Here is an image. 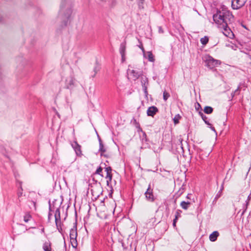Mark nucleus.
<instances>
[{
    "label": "nucleus",
    "mask_w": 251,
    "mask_h": 251,
    "mask_svg": "<svg viewBox=\"0 0 251 251\" xmlns=\"http://www.w3.org/2000/svg\"><path fill=\"white\" fill-rule=\"evenodd\" d=\"M3 17L0 15V23H1L2 22Z\"/></svg>",
    "instance_id": "nucleus-45"
},
{
    "label": "nucleus",
    "mask_w": 251,
    "mask_h": 251,
    "mask_svg": "<svg viewBox=\"0 0 251 251\" xmlns=\"http://www.w3.org/2000/svg\"><path fill=\"white\" fill-rule=\"evenodd\" d=\"M130 75L131 78L134 80L138 79L141 75V73L133 70L131 71Z\"/></svg>",
    "instance_id": "nucleus-14"
},
{
    "label": "nucleus",
    "mask_w": 251,
    "mask_h": 251,
    "mask_svg": "<svg viewBox=\"0 0 251 251\" xmlns=\"http://www.w3.org/2000/svg\"><path fill=\"white\" fill-rule=\"evenodd\" d=\"M41 232H42V233H44V228L42 229V230H41Z\"/></svg>",
    "instance_id": "nucleus-49"
},
{
    "label": "nucleus",
    "mask_w": 251,
    "mask_h": 251,
    "mask_svg": "<svg viewBox=\"0 0 251 251\" xmlns=\"http://www.w3.org/2000/svg\"><path fill=\"white\" fill-rule=\"evenodd\" d=\"M201 118H202V119L203 120V121L206 125H211V124L207 121V117L205 115H203V116H202V117Z\"/></svg>",
    "instance_id": "nucleus-29"
},
{
    "label": "nucleus",
    "mask_w": 251,
    "mask_h": 251,
    "mask_svg": "<svg viewBox=\"0 0 251 251\" xmlns=\"http://www.w3.org/2000/svg\"><path fill=\"white\" fill-rule=\"evenodd\" d=\"M170 97L169 93L167 92L166 91L163 92V100L166 101Z\"/></svg>",
    "instance_id": "nucleus-27"
},
{
    "label": "nucleus",
    "mask_w": 251,
    "mask_h": 251,
    "mask_svg": "<svg viewBox=\"0 0 251 251\" xmlns=\"http://www.w3.org/2000/svg\"><path fill=\"white\" fill-rule=\"evenodd\" d=\"M181 210H177L176 213L175 217H177V219L180 217Z\"/></svg>",
    "instance_id": "nucleus-33"
},
{
    "label": "nucleus",
    "mask_w": 251,
    "mask_h": 251,
    "mask_svg": "<svg viewBox=\"0 0 251 251\" xmlns=\"http://www.w3.org/2000/svg\"><path fill=\"white\" fill-rule=\"evenodd\" d=\"M250 200H251V196L249 195L248 197L247 200L246 201V208H245V210L243 211V212L242 213V215H243L244 214V213L245 212V211H246V210H247V209L248 208V206L249 204V202H250Z\"/></svg>",
    "instance_id": "nucleus-22"
},
{
    "label": "nucleus",
    "mask_w": 251,
    "mask_h": 251,
    "mask_svg": "<svg viewBox=\"0 0 251 251\" xmlns=\"http://www.w3.org/2000/svg\"><path fill=\"white\" fill-rule=\"evenodd\" d=\"M144 194L147 201L151 202L154 201L155 198L153 195V188H151V183L149 184L148 189Z\"/></svg>",
    "instance_id": "nucleus-5"
},
{
    "label": "nucleus",
    "mask_w": 251,
    "mask_h": 251,
    "mask_svg": "<svg viewBox=\"0 0 251 251\" xmlns=\"http://www.w3.org/2000/svg\"><path fill=\"white\" fill-rule=\"evenodd\" d=\"M99 151L100 152L101 155H103L104 152L106 151V149L104 148V146L102 143V141L101 140H100Z\"/></svg>",
    "instance_id": "nucleus-17"
},
{
    "label": "nucleus",
    "mask_w": 251,
    "mask_h": 251,
    "mask_svg": "<svg viewBox=\"0 0 251 251\" xmlns=\"http://www.w3.org/2000/svg\"><path fill=\"white\" fill-rule=\"evenodd\" d=\"M178 219H177V217H175V218L173 220V226L174 227H175L176 226V223L177 222Z\"/></svg>",
    "instance_id": "nucleus-39"
},
{
    "label": "nucleus",
    "mask_w": 251,
    "mask_h": 251,
    "mask_svg": "<svg viewBox=\"0 0 251 251\" xmlns=\"http://www.w3.org/2000/svg\"><path fill=\"white\" fill-rule=\"evenodd\" d=\"M197 105L198 106H196V109L198 111L199 110L200 108H201V105L199 103H197Z\"/></svg>",
    "instance_id": "nucleus-41"
},
{
    "label": "nucleus",
    "mask_w": 251,
    "mask_h": 251,
    "mask_svg": "<svg viewBox=\"0 0 251 251\" xmlns=\"http://www.w3.org/2000/svg\"><path fill=\"white\" fill-rule=\"evenodd\" d=\"M126 43H122L120 45V52L122 56V58H124V57L125 54L126 52Z\"/></svg>",
    "instance_id": "nucleus-16"
},
{
    "label": "nucleus",
    "mask_w": 251,
    "mask_h": 251,
    "mask_svg": "<svg viewBox=\"0 0 251 251\" xmlns=\"http://www.w3.org/2000/svg\"><path fill=\"white\" fill-rule=\"evenodd\" d=\"M219 236V233L217 231H215L209 235V240L212 242H214Z\"/></svg>",
    "instance_id": "nucleus-15"
},
{
    "label": "nucleus",
    "mask_w": 251,
    "mask_h": 251,
    "mask_svg": "<svg viewBox=\"0 0 251 251\" xmlns=\"http://www.w3.org/2000/svg\"><path fill=\"white\" fill-rule=\"evenodd\" d=\"M147 56H148V59L149 61L150 62H154V56L151 51H148L146 53Z\"/></svg>",
    "instance_id": "nucleus-20"
},
{
    "label": "nucleus",
    "mask_w": 251,
    "mask_h": 251,
    "mask_svg": "<svg viewBox=\"0 0 251 251\" xmlns=\"http://www.w3.org/2000/svg\"><path fill=\"white\" fill-rule=\"evenodd\" d=\"M49 209L50 212H54L55 222L56 227L59 232H61L62 228L61 227V218H60V205H57L56 202L53 201L51 204L49 202Z\"/></svg>",
    "instance_id": "nucleus-2"
},
{
    "label": "nucleus",
    "mask_w": 251,
    "mask_h": 251,
    "mask_svg": "<svg viewBox=\"0 0 251 251\" xmlns=\"http://www.w3.org/2000/svg\"><path fill=\"white\" fill-rule=\"evenodd\" d=\"M31 203H32L33 206L34 207V209L36 210V202L35 201H31Z\"/></svg>",
    "instance_id": "nucleus-42"
},
{
    "label": "nucleus",
    "mask_w": 251,
    "mask_h": 251,
    "mask_svg": "<svg viewBox=\"0 0 251 251\" xmlns=\"http://www.w3.org/2000/svg\"><path fill=\"white\" fill-rule=\"evenodd\" d=\"M75 79L73 77H70L66 80V87L68 89L72 88L75 85Z\"/></svg>",
    "instance_id": "nucleus-11"
},
{
    "label": "nucleus",
    "mask_w": 251,
    "mask_h": 251,
    "mask_svg": "<svg viewBox=\"0 0 251 251\" xmlns=\"http://www.w3.org/2000/svg\"><path fill=\"white\" fill-rule=\"evenodd\" d=\"M23 195V189L22 187H20V189H19L17 192V196L18 197V198H20Z\"/></svg>",
    "instance_id": "nucleus-31"
},
{
    "label": "nucleus",
    "mask_w": 251,
    "mask_h": 251,
    "mask_svg": "<svg viewBox=\"0 0 251 251\" xmlns=\"http://www.w3.org/2000/svg\"><path fill=\"white\" fill-rule=\"evenodd\" d=\"M248 61L249 67H250L251 69V56L249 55V60Z\"/></svg>",
    "instance_id": "nucleus-38"
},
{
    "label": "nucleus",
    "mask_w": 251,
    "mask_h": 251,
    "mask_svg": "<svg viewBox=\"0 0 251 251\" xmlns=\"http://www.w3.org/2000/svg\"><path fill=\"white\" fill-rule=\"evenodd\" d=\"M99 68H98V67L97 66H96L94 68V75H93V77H94L96 75V74L99 71Z\"/></svg>",
    "instance_id": "nucleus-36"
},
{
    "label": "nucleus",
    "mask_w": 251,
    "mask_h": 251,
    "mask_svg": "<svg viewBox=\"0 0 251 251\" xmlns=\"http://www.w3.org/2000/svg\"><path fill=\"white\" fill-rule=\"evenodd\" d=\"M31 218L32 216L30 214L29 212H26L24 216V221L25 223H27L31 220Z\"/></svg>",
    "instance_id": "nucleus-18"
},
{
    "label": "nucleus",
    "mask_w": 251,
    "mask_h": 251,
    "mask_svg": "<svg viewBox=\"0 0 251 251\" xmlns=\"http://www.w3.org/2000/svg\"><path fill=\"white\" fill-rule=\"evenodd\" d=\"M142 133H143L142 136V142L144 143V142H148V139H147V135H146V133L144 131H142Z\"/></svg>",
    "instance_id": "nucleus-28"
},
{
    "label": "nucleus",
    "mask_w": 251,
    "mask_h": 251,
    "mask_svg": "<svg viewBox=\"0 0 251 251\" xmlns=\"http://www.w3.org/2000/svg\"><path fill=\"white\" fill-rule=\"evenodd\" d=\"M193 195L191 194H188L186 197V199H187L188 201H193V202H194V200L193 198H192Z\"/></svg>",
    "instance_id": "nucleus-30"
},
{
    "label": "nucleus",
    "mask_w": 251,
    "mask_h": 251,
    "mask_svg": "<svg viewBox=\"0 0 251 251\" xmlns=\"http://www.w3.org/2000/svg\"><path fill=\"white\" fill-rule=\"evenodd\" d=\"M203 111L205 113L209 114L213 112V109L210 106H206L204 107Z\"/></svg>",
    "instance_id": "nucleus-19"
},
{
    "label": "nucleus",
    "mask_w": 251,
    "mask_h": 251,
    "mask_svg": "<svg viewBox=\"0 0 251 251\" xmlns=\"http://www.w3.org/2000/svg\"><path fill=\"white\" fill-rule=\"evenodd\" d=\"M205 62L206 66L210 69L214 68L221 63L220 61L215 59L209 55L205 57Z\"/></svg>",
    "instance_id": "nucleus-4"
},
{
    "label": "nucleus",
    "mask_w": 251,
    "mask_h": 251,
    "mask_svg": "<svg viewBox=\"0 0 251 251\" xmlns=\"http://www.w3.org/2000/svg\"><path fill=\"white\" fill-rule=\"evenodd\" d=\"M247 0H232L231 6L234 9H238L242 7L246 3Z\"/></svg>",
    "instance_id": "nucleus-8"
},
{
    "label": "nucleus",
    "mask_w": 251,
    "mask_h": 251,
    "mask_svg": "<svg viewBox=\"0 0 251 251\" xmlns=\"http://www.w3.org/2000/svg\"><path fill=\"white\" fill-rule=\"evenodd\" d=\"M211 129L214 131V132H216V130L214 127H211Z\"/></svg>",
    "instance_id": "nucleus-46"
},
{
    "label": "nucleus",
    "mask_w": 251,
    "mask_h": 251,
    "mask_svg": "<svg viewBox=\"0 0 251 251\" xmlns=\"http://www.w3.org/2000/svg\"><path fill=\"white\" fill-rule=\"evenodd\" d=\"M181 117L179 114L176 115L174 118V122L175 124H177L179 123V120L180 119Z\"/></svg>",
    "instance_id": "nucleus-26"
},
{
    "label": "nucleus",
    "mask_w": 251,
    "mask_h": 251,
    "mask_svg": "<svg viewBox=\"0 0 251 251\" xmlns=\"http://www.w3.org/2000/svg\"><path fill=\"white\" fill-rule=\"evenodd\" d=\"M43 249L44 251H51V243L50 241H46L43 245Z\"/></svg>",
    "instance_id": "nucleus-12"
},
{
    "label": "nucleus",
    "mask_w": 251,
    "mask_h": 251,
    "mask_svg": "<svg viewBox=\"0 0 251 251\" xmlns=\"http://www.w3.org/2000/svg\"><path fill=\"white\" fill-rule=\"evenodd\" d=\"M71 144L76 155L79 157L82 156L83 154L81 151V146L78 144L77 142L74 141L73 142H72Z\"/></svg>",
    "instance_id": "nucleus-6"
},
{
    "label": "nucleus",
    "mask_w": 251,
    "mask_h": 251,
    "mask_svg": "<svg viewBox=\"0 0 251 251\" xmlns=\"http://www.w3.org/2000/svg\"><path fill=\"white\" fill-rule=\"evenodd\" d=\"M98 139H99V142L100 143V140H101V139H100V138L99 135H98Z\"/></svg>",
    "instance_id": "nucleus-48"
},
{
    "label": "nucleus",
    "mask_w": 251,
    "mask_h": 251,
    "mask_svg": "<svg viewBox=\"0 0 251 251\" xmlns=\"http://www.w3.org/2000/svg\"><path fill=\"white\" fill-rule=\"evenodd\" d=\"M199 114L201 116V117H202V116H203L204 115L203 113L201 111H200L199 112Z\"/></svg>",
    "instance_id": "nucleus-44"
},
{
    "label": "nucleus",
    "mask_w": 251,
    "mask_h": 251,
    "mask_svg": "<svg viewBox=\"0 0 251 251\" xmlns=\"http://www.w3.org/2000/svg\"><path fill=\"white\" fill-rule=\"evenodd\" d=\"M105 171L106 172V175L105 176L106 179V183L107 186L111 185V181L112 178V168L111 167L105 168Z\"/></svg>",
    "instance_id": "nucleus-7"
},
{
    "label": "nucleus",
    "mask_w": 251,
    "mask_h": 251,
    "mask_svg": "<svg viewBox=\"0 0 251 251\" xmlns=\"http://www.w3.org/2000/svg\"><path fill=\"white\" fill-rule=\"evenodd\" d=\"M223 187L221 188L220 190L218 192L217 194L214 201H216L222 195V190H223Z\"/></svg>",
    "instance_id": "nucleus-25"
},
{
    "label": "nucleus",
    "mask_w": 251,
    "mask_h": 251,
    "mask_svg": "<svg viewBox=\"0 0 251 251\" xmlns=\"http://www.w3.org/2000/svg\"><path fill=\"white\" fill-rule=\"evenodd\" d=\"M213 19L218 28L223 34L230 39H233L234 35L229 26L234 21V16L231 12L226 9L218 10L213 15Z\"/></svg>",
    "instance_id": "nucleus-1"
},
{
    "label": "nucleus",
    "mask_w": 251,
    "mask_h": 251,
    "mask_svg": "<svg viewBox=\"0 0 251 251\" xmlns=\"http://www.w3.org/2000/svg\"><path fill=\"white\" fill-rule=\"evenodd\" d=\"M192 203L193 201H182L180 203V206L182 209L187 210Z\"/></svg>",
    "instance_id": "nucleus-13"
},
{
    "label": "nucleus",
    "mask_w": 251,
    "mask_h": 251,
    "mask_svg": "<svg viewBox=\"0 0 251 251\" xmlns=\"http://www.w3.org/2000/svg\"><path fill=\"white\" fill-rule=\"evenodd\" d=\"M158 112V108L155 106H152L148 108L147 113L148 116L153 117Z\"/></svg>",
    "instance_id": "nucleus-9"
},
{
    "label": "nucleus",
    "mask_w": 251,
    "mask_h": 251,
    "mask_svg": "<svg viewBox=\"0 0 251 251\" xmlns=\"http://www.w3.org/2000/svg\"><path fill=\"white\" fill-rule=\"evenodd\" d=\"M140 79L143 88L145 87L148 88L149 85L148 78L145 75H141L140 76Z\"/></svg>",
    "instance_id": "nucleus-10"
},
{
    "label": "nucleus",
    "mask_w": 251,
    "mask_h": 251,
    "mask_svg": "<svg viewBox=\"0 0 251 251\" xmlns=\"http://www.w3.org/2000/svg\"><path fill=\"white\" fill-rule=\"evenodd\" d=\"M250 169H251V167L249 168V170H248V173H247V174L249 173V171H250Z\"/></svg>",
    "instance_id": "nucleus-50"
},
{
    "label": "nucleus",
    "mask_w": 251,
    "mask_h": 251,
    "mask_svg": "<svg viewBox=\"0 0 251 251\" xmlns=\"http://www.w3.org/2000/svg\"><path fill=\"white\" fill-rule=\"evenodd\" d=\"M147 89H148V88H146V87L143 88V91H144L145 95V97L146 98H148V92Z\"/></svg>",
    "instance_id": "nucleus-37"
},
{
    "label": "nucleus",
    "mask_w": 251,
    "mask_h": 251,
    "mask_svg": "<svg viewBox=\"0 0 251 251\" xmlns=\"http://www.w3.org/2000/svg\"><path fill=\"white\" fill-rule=\"evenodd\" d=\"M19 226H20V227L21 228H23L24 229H25V231H26V230H27V228H25V225H24L21 224V225H19Z\"/></svg>",
    "instance_id": "nucleus-40"
},
{
    "label": "nucleus",
    "mask_w": 251,
    "mask_h": 251,
    "mask_svg": "<svg viewBox=\"0 0 251 251\" xmlns=\"http://www.w3.org/2000/svg\"><path fill=\"white\" fill-rule=\"evenodd\" d=\"M140 0V2L139 3V6L140 7L141 6V3L143 4V1H144V0Z\"/></svg>",
    "instance_id": "nucleus-43"
},
{
    "label": "nucleus",
    "mask_w": 251,
    "mask_h": 251,
    "mask_svg": "<svg viewBox=\"0 0 251 251\" xmlns=\"http://www.w3.org/2000/svg\"><path fill=\"white\" fill-rule=\"evenodd\" d=\"M235 95H234V92L231 93L232 97L233 98Z\"/></svg>",
    "instance_id": "nucleus-47"
},
{
    "label": "nucleus",
    "mask_w": 251,
    "mask_h": 251,
    "mask_svg": "<svg viewBox=\"0 0 251 251\" xmlns=\"http://www.w3.org/2000/svg\"><path fill=\"white\" fill-rule=\"evenodd\" d=\"M71 13H72V11H71V9H68L67 10V15H65V17L67 18V19H69L71 14Z\"/></svg>",
    "instance_id": "nucleus-35"
},
{
    "label": "nucleus",
    "mask_w": 251,
    "mask_h": 251,
    "mask_svg": "<svg viewBox=\"0 0 251 251\" xmlns=\"http://www.w3.org/2000/svg\"><path fill=\"white\" fill-rule=\"evenodd\" d=\"M240 86H239L234 91V95H239L240 91Z\"/></svg>",
    "instance_id": "nucleus-32"
},
{
    "label": "nucleus",
    "mask_w": 251,
    "mask_h": 251,
    "mask_svg": "<svg viewBox=\"0 0 251 251\" xmlns=\"http://www.w3.org/2000/svg\"><path fill=\"white\" fill-rule=\"evenodd\" d=\"M52 214L51 213V212H50V211L49 210V214H48V221L49 222H50L51 219H52Z\"/></svg>",
    "instance_id": "nucleus-34"
},
{
    "label": "nucleus",
    "mask_w": 251,
    "mask_h": 251,
    "mask_svg": "<svg viewBox=\"0 0 251 251\" xmlns=\"http://www.w3.org/2000/svg\"><path fill=\"white\" fill-rule=\"evenodd\" d=\"M102 171V168L100 166L97 169L96 172L95 173V174L99 175L101 176H103V175L101 174Z\"/></svg>",
    "instance_id": "nucleus-24"
},
{
    "label": "nucleus",
    "mask_w": 251,
    "mask_h": 251,
    "mask_svg": "<svg viewBox=\"0 0 251 251\" xmlns=\"http://www.w3.org/2000/svg\"><path fill=\"white\" fill-rule=\"evenodd\" d=\"M138 42H139V45H138V47L142 50V51L144 54V55L145 56V54H146L145 50L143 47V44L139 39H138Z\"/></svg>",
    "instance_id": "nucleus-23"
},
{
    "label": "nucleus",
    "mask_w": 251,
    "mask_h": 251,
    "mask_svg": "<svg viewBox=\"0 0 251 251\" xmlns=\"http://www.w3.org/2000/svg\"><path fill=\"white\" fill-rule=\"evenodd\" d=\"M77 236L76 222H75L73 228H72L70 231V242L74 248H76L78 245L76 240Z\"/></svg>",
    "instance_id": "nucleus-3"
},
{
    "label": "nucleus",
    "mask_w": 251,
    "mask_h": 251,
    "mask_svg": "<svg viewBox=\"0 0 251 251\" xmlns=\"http://www.w3.org/2000/svg\"><path fill=\"white\" fill-rule=\"evenodd\" d=\"M208 40L209 39L207 36H204V37L201 38L200 40L201 43L203 45L207 44L208 42Z\"/></svg>",
    "instance_id": "nucleus-21"
}]
</instances>
